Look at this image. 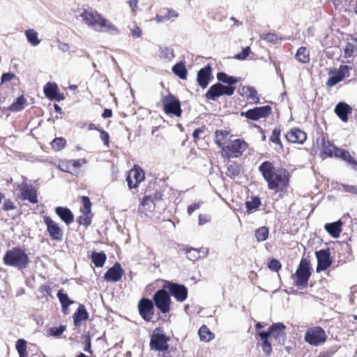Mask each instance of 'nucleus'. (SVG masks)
Returning a JSON list of instances; mask_svg holds the SVG:
<instances>
[{"label": "nucleus", "mask_w": 357, "mask_h": 357, "mask_svg": "<svg viewBox=\"0 0 357 357\" xmlns=\"http://www.w3.org/2000/svg\"><path fill=\"white\" fill-rule=\"evenodd\" d=\"M259 172L266 182L268 190L280 195L287 192L291 178V174L287 169L276 168L273 162L265 160L259 165Z\"/></svg>", "instance_id": "1"}, {"label": "nucleus", "mask_w": 357, "mask_h": 357, "mask_svg": "<svg viewBox=\"0 0 357 357\" xmlns=\"http://www.w3.org/2000/svg\"><path fill=\"white\" fill-rule=\"evenodd\" d=\"M286 328L282 323H273L268 327L267 331L257 333L261 341L260 345L266 356H269L273 351L271 342L280 345L284 344L286 340Z\"/></svg>", "instance_id": "2"}, {"label": "nucleus", "mask_w": 357, "mask_h": 357, "mask_svg": "<svg viewBox=\"0 0 357 357\" xmlns=\"http://www.w3.org/2000/svg\"><path fill=\"white\" fill-rule=\"evenodd\" d=\"M79 16L89 26L98 32L117 33L119 29L111 22L104 18L101 14L92 9H83Z\"/></svg>", "instance_id": "3"}, {"label": "nucleus", "mask_w": 357, "mask_h": 357, "mask_svg": "<svg viewBox=\"0 0 357 357\" xmlns=\"http://www.w3.org/2000/svg\"><path fill=\"white\" fill-rule=\"evenodd\" d=\"M3 261L5 265L23 270L28 267L30 262L25 250L20 247H13L6 252Z\"/></svg>", "instance_id": "4"}, {"label": "nucleus", "mask_w": 357, "mask_h": 357, "mask_svg": "<svg viewBox=\"0 0 357 357\" xmlns=\"http://www.w3.org/2000/svg\"><path fill=\"white\" fill-rule=\"evenodd\" d=\"M248 146V144L243 138L229 139L221 149L220 154L224 158H238L247 151Z\"/></svg>", "instance_id": "5"}, {"label": "nucleus", "mask_w": 357, "mask_h": 357, "mask_svg": "<svg viewBox=\"0 0 357 357\" xmlns=\"http://www.w3.org/2000/svg\"><path fill=\"white\" fill-rule=\"evenodd\" d=\"M311 275L310 262L307 259L303 257L291 278L295 286L303 289L307 287Z\"/></svg>", "instance_id": "6"}, {"label": "nucleus", "mask_w": 357, "mask_h": 357, "mask_svg": "<svg viewBox=\"0 0 357 357\" xmlns=\"http://www.w3.org/2000/svg\"><path fill=\"white\" fill-rule=\"evenodd\" d=\"M15 190L17 191L16 198L22 201H29L31 204H38V190L26 181L17 183Z\"/></svg>", "instance_id": "7"}, {"label": "nucleus", "mask_w": 357, "mask_h": 357, "mask_svg": "<svg viewBox=\"0 0 357 357\" xmlns=\"http://www.w3.org/2000/svg\"><path fill=\"white\" fill-rule=\"evenodd\" d=\"M152 301L162 314H167L170 312L172 299L169 291L165 288L155 292Z\"/></svg>", "instance_id": "8"}, {"label": "nucleus", "mask_w": 357, "mask_h": 357, "mask_svg": "<svg viewBox=\"0 0 357 357\" xmlns=\"http://www.w3.org/2000/svg\"><path fill=\"white\" fill-rule=\"evenodd\" d=\"M170 337L166 335L160 327L156 328L151 337L150 348L151 350L165 351L169 349Z\"/></svg>", "instance_id": "9"}, {"label": "nucleus", "mask_w": 357, "mask_h": 357, "mask_svg": "<svg viewBox=\"0 0 357 357\" xmlns=\"http://www.w3.org/2000/svg\"><path fill=\"white\" fill-rule=\"evenodd\" d=\"M304 340L311 346H319L326 342L327 335L321 326H313L307 329Z\"/></svg>", "instance_id": "10"}, {"label": "nucleus", "mask_w": 357, "mask_h": 357, "mask_svg": "<svg viewBox=\"0 0 357 357\" xmlns=\"http://www.w3.org/2000/svg\"><path fill=\"white\" fill-rule=\"evenodd\" d=\"M235 86H225L220 83H216L210 86L205 93L207 100L215 101L222 96H231L234 93Z\"/></svg>", "instance_id": "11"}, {"label": "nucleus", "mask_w": 357, "mask_h": 357, "mask_svg": "<svg viewBox=\"0 0 357 357\" xmlns=\"http://www.w3.org/2000/svg\"><path fill=\"white\" fill-rule=\"evenodd\" d=\"M43 219L50 238L56 242L62 241L64 231L59 224L48 215H44Z\"/></svg>", "instance_id": "12"}, {"label": "nucleus", "mask_w": 357, "mask_h": 357, "mask_svg": "<svg viewBox=\"0 0 357 357\" xmlns=\"http://www.w3.org/2000/svg\"><path fill=\"white\" fill-rule=\"evenodd\" d=\"M165 112L167 114H174L176 116H181L182 109L179 100L173 94L169 93L161 99Z\"/></svg>", "instance_id": "13"}, {"label": "nucleus", "mask_w": 357, "mask_h": 357, "mask_svg": "<svg viewBox=\"0 0 357 357\" xmlns=\"http://www.w3.org/2000/svg\"><path fill=\"white\" fill-rule=\"evenodd\" d=\"M137 310L142 319L147 322L152 321L155 314V305L149 298H142L137 303Z\"/></svg>", "instance_id": "14"}, {"label": "nucleus", "mask_w": 357, "mask_h": 357, "mask_svg": "<svg viewBox=\"0 0 357 357\" xmlns=\"http://www.w3.org/2000/svg\"><path fill=\"white\" fill-rule=\"evenodd\" d=\"M86 163V160L84 158L79 160H61L59 161L58 168L63 172L78 176L81 167Z\"/></svg>", "instance_id": "15"}, {"label": "nucleus", "mask_w": 357, "mask_h": 357, "mask_svg": "<svg viewBox=\"0 0 357 357\" xmlns=\"http://www.w3.org/2000/svg\"><path fill=\"white\" fill-rule=\"evenodd\" d=\"M145 180V173L142 168L137 165L128 172L126 181L130 190L139 187L141 182Z\"/></svg>", "instance_id": "16"}, {"label": "nucleus", "mask_w": 357, "mask_h": 357, "mask_svg": "<svg viewBox=\"0 0 357 357\" xmlns=\"http://www.w3.org/2000/svg\"><path fill=\"white\" fill-rule=\"evenodd\" d=\"M350 69L351 67L347 65H340L338 69L331 70L329 74L333 75L328 79L326 83V86L331 88L342 82L344 78L349 77Z\"/></svg>", "instance_id": "17"}, {"label": "nucleus", "mask_w": 357, "mask_h": 357, "mask_svg": "<svg viewBox=\"0 0 357 357\" xmlns=\"http://www.w3.org/2000/svg\"><path fill=\"white\" fill-rule=\"evenodd\" d=\"M165 288L169 290L170 296H172L178 302H183L188 298V290L183 284L167 282Z\"/></svg>", "instance_id": "18"}, {"label": "nucleus", "mask_w": 357, "mask_h": 357, "mask_svg": "<svg viewBox=\"0 0 357 357\" xmlns=\"http://www.w3.org/2000/svg\"><path fill=\"white\" fill-rule=\"evenodd\" d=\"M272 114V107L269 105L257 107L250 109L245 112H242L241 115L245 116L248 119L258 121L260 119H266Z\"/></svg>", "instance_id": "19"}, {"label": "nucleus", "mask_w": 357, "mask_h": 357, "mask_svg": "<svg viewBox=\"0 0 357 357\" xmlns=\"http://www.w3.org/2000/svg\"><path fill=\"white\" fill-rule=\"evenodd\" d=\"M286 140L290 144H303L306 141L307 133L299 128H292L285 134Z\"/></svg>", "instance_id": "20"}, {"label": "nucleus", "mask_w": 357, "mask_h": 357, "mask_svg": "<svg viewBox=\"0 0 357 357\" xmlns=\"http://www.w3.org/2000/svg\"><path fill=\"white\" fill-rule=\"evenodd\" d=\"M317 259V272L326 270L332 264L329 249H323L315 252Z\"/></svg>", "instance_id": "21"}, {"label": "nucleus", "mask_w": 357, "mask_h": 357, "mask_svg": "<svg viewBox=\"0 0 357 357\" xmlns=\"http://www.w3.org/2000/svg\"><path fill=\"white\" fill-rule=\"evenodd\" d=\"M45 96L51 100H56L58 102L63 100L65 96L59 92V89L56 83L47 82L43 88Z\"/></svg>", "instance_id": "22"}, {"label": "nucleus", "mask_w": 357, "mask_h": 357, "mask_svg": "<svg viewBox=\"0 0 357 357\" xmlns=\"http://www.w3.org/2000/svg\"><path fill=\"white\" fill-rule=\"evenodd\" d=\"M124 271L119 262H116L113 266L109 268L105 273L103 278L107 282H116L121 280Z\"/></svg>", "instance_id": "23"}, {"label": "nucleus", "mask_w": 357, "mask_h": 357, "mask_svg": "<svg viewBox=\"0 0 357 357\" xmlns=\"http://www.w3.org/2000/svg\"><path fill=\"white\" fill-rule=\"evenodd\" d=\"M212 79V68L209 64L197 72V82L202 89H206Z\"/></svg>", "instance_id": "24"}, {"label": "nucleus", "mask_w": 357, "mask_h": 357, "mask_svg": "<svg viewBox=\"0 0 357 357\" xmlns=\"http://www.w3.org/2000/svg\"><path fill=\"white\" fill-rule=\"evenodd\" d=\"M89 314L83 304H79L77 309L73 315V323L75 327L81 326L82 322L89 319Z\"/></svg>", "instance_id": "25"}, {"label": "nucleus", "mask_w": 357, "mask_h": 357, "mask_svg": "<svg viewBox=\"0 0 357 357\" xmlns=\"http://www.w3.org/2000/svg\"><path fill=\"white\" fill-rule=\"evenodd\" d=\"M55 213L68 226L74 222L75 218L73 212L67 207L57 206Z\"/></svg>", "instance_id": "26"}, {"label": "nucleus", "mask_w": 357, "mask_h": 357, "mask_svg": "<svg viewBox=\"0 0 357 357\" xmlns=\"http://www.w3.org/2000/svg\"><path fill=\"white\" fill-rule=\"evenodd\" d=\"M241 96H245L249 102L259 103V95L256 89L251 86H245L241 88Z\"/></svg>", "instance_id": "27"}, {"label": "nucleus", "mask_w": 357, "mask_h": 357, "mask_svg": "<svg viewBox=\"0 0 357 357\" xmlns=\"http://www.w3.org/2000/svg\"><path fill=\"white\" fill-rule=\"evenodd\" d=\"M149 190L146 189L145 190V195L141 200L140 205L138 208V211L141 213H145L146 215V211H151L152 209L155 207V202L152 199V195L147 194Z\"/></svg>", "instance_id": "28"}, {"label": "nucleus", "mask_w": 357, "mask_h": 357, "mask_svg": "<svg viewBox=\"0 0 357 357\" xmlns=\"http://www.w3.org/2000/svg\"><path fill=\"white\" fill-rule=\"evenodd\" d=\"M335 114L343 121L347 122L349 114L351 113V107L347 103L341 102L336 105L334 110Z\"/></svg>", "instance_id": "29"}, {"label": "nucleus", "mask_w": 357, "mask_h": 357, "mask_svg": "<svg viewBox=\"0 0 357 357\" xmlns=\"http://www.w3.org/2000/svg\"><path fill=\"white\" fill-rule=\"evenodd\" d=\"M319 139L321 140V155H324V158H332V153L336 146L332 144L327 137L323 135L320 138H318V140Z\"/></svg>", "instance_id": "30"}, {"label": "nucleus", "mask_w": 357, "mask_h": 357, "mask_svg": "<svg viewBox=\"0 0 357 357\" xmlns=\"http://www.w3.org/2000/svg\"><path fill=\"white\" fill-rule=\"evenodd\" d=\"M178 16V13L170 8H162L155 15V20L158 22H163L170 20L172 17H177Z\"/></svg>", "instance_id": "31"}, {"label": "nucleus", "mask_w": 357, "mask_h": 357, "mask_svg": "<svg viewBox=\"0 0 357 357\" xmlns=\"http://www.w3.org/2000/svg\"><path fill=\"white\" fill-rule=\"evenodd\" d=\"M57 297L61 305V311L64 314L69 313V306L74 303V301L71 300L66 293L63 291V289L58 291Z\"/></svg>", "instance_id": "32"}, {"label": "nucleus", "mask_w": 357, "mask_h": 357, "mask_svg": "<svg viewBox=\"0 0 357 357\" xmlns=\"http://www.w3.org/2000/svg\"><path fill=\"white\" fill-rule=\"evenodd\" d=\"M280 135L281 128L280 126H277L273 130L269 138L270 142L278 146V147L275 148V151L278 153H282L284 151V146L281 141Z\"/></svg>", "instance_id": "33"}, {"label": "nucleus", "mask_w": 357, "mask_h": 357, "mask_svg": "<svg viewBox=\"0 0 357 357\" xmlns=\"http://www.w3.org/2000/svg\"><path fill=\"white\" fill-rule=\"evenodd\" d=\"M342 222L338 220L335 222L326 224L324 228L331 236L337 238L342 231Z\"/></svg>", "instance_id": "34"}, {"label": "nucleus", "mask_w": 357, "mask_h": 357, "mask_svg": "<svg viewBox=\"0 0 357 357\" xmlns=\"http://www.w3.org/2000/svg\"><path fill=\"white\" fill-rule=\"evenodd\" d=\"M230 130L222 129H218L215 131L214 142L218 147L222 149V146L226 144L224 142L230 135Z\"/></svg>", "instance_id": "35"}, {"label": "nucleus", "mask_w": 357, "mask_h": 357, "mask_svg": "<svg viewBox=\"0 0 357 357\" xmlns=\"http://www.w3.org/2000/svg\"><path fill=\"white\" fill-rule=\"evenodd\" d=\"M179 251L186 255L187 258L192 261H197L200 258V252L199 250L189 246H183Z\"/></svg>", "instance_id": "36"}, {"label": "nucleus", "mask_w": 357, "mask_h": 357, "mask_svg": "<svg viewBox=\"0 0 357 357\" xmlns=\"http://www.w3.org/2000/svg\"><path fill=\"white\" fill-rule=\"evenodd\" d=\"M172 70L174 75L181 79H186L188 76V70L183 61L176 63L172 66Z\"/></svg>", "instance_id": "37"}, {"label": "nucleus", "mask_w": 357, "mask_h": 357, "mask_svg": "<svg viewBox=\"0 0 357 357\" xmlns=\"http://www.w3.org/2000/svg\"><path fill=\"white\" fill-rule=\"evenodd\" d=\"M295 58L301 63H307L310 61V52L305 47H301L297 50Z\"/></svg>", "instance_id": "38"}, {"label": "nucleus", "mask_w": 357, "mask_h": 357, "mask_svg": "<svg viewBox=\"0 0 357 357\" xmlns=\"http://www.w3.org/2000/svg\"><path fill=\"white\" fill-rule=\"evenodd\" d=\"M217 79L218 81L227 84V86H233L241 80L240 77L229 76L224 72H218Z\"/></svg>", "instance_id": "39"}, {"label": "nucleus", "mask_w": 357, "mask_h": 357, "mask_svg": "<svg viewBox=\"0 0 357 357\" xmlns=\"http://www.w3.org/2000/svg\"><path fill=\"white\" fill-rule=\"evenodd\" d=\"M261 202L258 197H251L250 201L245 202L246 212L248 214H250L256 211L261 206Z\"/></svg>", "instance_id": "40"}, {"label": "nucleus", "mask_w": 357, "mask_h": 357, "mask_svg": "<svg viewBox=\"0 0 357 357\" xmlns=\"http://www.w3.org/2000/svg\"><path fill=\"white\" fill-rule=\"evenodd\" d=\"M201 341L208 342L215 337V335L210 331L206 325H202L198 331Z\"/></svg>", "instance_id": "41"}, {"label": "nucleus", "mask_w": 357, "mask_h": 357, "mask_svg": "<svg viewBox=\"0 0 357 357\" xmlns=\"http://www.w3.org/2000/svg\"><path fill=\"white\" fill-rule=\"evenodd\" d=\"M91 261L96 267H102L106 261L107 256L105 252H93L91 256Z\"/></svg>", "instance_id": "42"}, {"label": "nucleus", "mask_w": 357, "mask_h": 357, "mask_svg": "<svg viewBox=\"0 0 357 357\" xmlns=\"http://www.w3.org/2000/svg\"><path fill=\"white\" fill-rule=\"evenodd\" d=\"M241 172V166L236 162H231L227 167L226 175L231 179L238 176Z\"/></svg>", "instance_id": "43"}, {"label": "nucleus", "mask_w": 357, "mask_h": 357, "mask_svg": "<svg viewBox=\"0 0 357 357\" xmlns=\"http://www.w3.org/2000/svg\"><path fill=\"white\" fill-rule=\"evenodd\" d=\"M82 213V215H80L77 218V222L79 225H83L85 227H88L92 222L93 218V213H88L85 211H80Z\"/></svg>", "instance_id": "44"}, {"label": "nucleus", "mask_w": 357, "mask_h": 357, "mask_svg": "<svg viewBox=\"0 0 357 357\" xmlns=\"http://www.w3.org/2000/svg\"><path fill=\"white\" fill-rule=\"evenodd\" d=\"M208 131V128L203 125L199 128H196L192 133L193 142L195 144H197L198 141L200 139H204L206 137V132Z\"/></svg>", "instance_id": "45"}, {"label": "nucleus", "mask_w": 357, "mask_h": 357, "mask_svg": "<svg viewBox=\"0 0 357 357\" xmlns=\"http://www.w3.org/2000/svg\"><path fill=\"white\" fill-rule=\"evenodd\" d=\"M26 102V100L24 96H20L10 105L9 109L12 112L21 111L24 108Z\"/></svg>", "instance_id": "46"}, {"label": "nucleus", "mask_w": 357, "mask_h": 357, "mask_svg": "<svg viewBox=\"0 0 357 357\" xmlns=\"http://www.w3.org/2000/svg\"><path fill=\"white\" fill-rule=\"evenodd\" d=\"M66 326L61 324L59 326L50 327L47 329V335L60 337L66 330Z\"/></svg>", "instance_id": "47"}, {"label": "nucleus", "mask_w": 357, "mask_h": 357, "mask_svg": "<svg viewBox=\"0 0 357 357\" xmlns=\"http://www.w3.org/2000/svg\"><path fill=\"white\" fill-rule=\"evenodd\" d=\"M16 349L20 357H28L27 342L24 339H20L16 342Z\"/></svg>", "instance_id": "48"}, {"label": "nucleus", "mask_w": 357, "mask_h": 357, "mask_svg": "<svg viewBox=\"0 0 357 357\" xmlns=\"http://www.w3.org/2000/svg\"><path fill=\"white\" fill-rule=\"evenodd\" d=\"M25 35L27 40L33 46L38 45L40 40L38 38V33L32 29H28L25 31Z\"/></svg>", "instance_id": "49"}, {"label": "nucleus", "mask_w": 357, "mask_h": 357, "mask_svg": "<svg viewBox=\"0 0 357 357\" xmlns=\"http://www.w3.org/2000/svg\"><path fill=\"white\" fill-rule=\"evenodd\" d=\"M268 229L266 227L263 226L256 229L255 236L257 241L261 242L264 241L268 238Z\"/></svg>", "instance_id": "50"}, {"label": "nucleus", "mask_w": 357, "mask_h": 357, "mask_svg": "<svg viewBox=\"0 0 357 357\" xmlns=\"http://www.w3.org/2000/svg\"><path fill=\"white\" fill-rule=\"evenodd\" d=\"M52 149L56 151L62 150L66 146V140L64 137H56L51 142Z\"/></svg>", "instance_id": "51"}, {"label": "nucleus", "mask_w": 357, "mask_h": 357, "mask_svg": "<svg viewBox=\"0 0 357 357\" xmlns=\"http://www.w3.org/2000/svg\"><path fill=\"white\" fill-rule=\"evenodd\" d=\"M81 202L82 204V207L80 208V211H85L88 213H91V206L92 203L89 197L82 196L81 197Z\"/></svg>", "instance_id": "52"}, {"label": "nucleus", "mask_w": 357, "mask_h": 357, "mask_svg": "<svg viewBox=\"0 0 357 357\" xmlns=\"http://www.w3.org/2000/svg\"><path fill=\"white\" fill-rule=\"evenodd\" d=\"M52 289L50 285L46 284H41L38 289L42 297L46 298L47 300L49 296L52 297Z\"/></svg>", "instance_id": "53"}, {"label": "nucleus", "mask_w": 357, "mask_h": 357, "mask_svg": "<svg viewBox=\"0 0 357 357\" xmlns=\"http://www.w3.org/2000/svg\"><path fill=\"white\" fill-rule=\"evenodd\" d=\"M281 267V263L276 259L272 258L268 262V268L272 271L278 272Z\"/></svg>", "instance_id": "54"}, {"label": "nucleus", "mask_w": 357, "mask_h": 357, "mask_svg": "<svg viewBox=\"0 0 357 357\" xmlns=\"http://www.w3.org/2000/svg\"><path fill=\"white\" fill-rule=\"evenodd\" d=\"M96 130L100 132V138L103 142V144L105 146L109 147V133L100 128H95Z\"/></svg>", "instance_id": "55"}, {"label": "nucleus", "mask_w": 357, "mask_h": 357, "mask_svg": "<svg viewBox=\"0 0 357 357\" xmlns=\"http://www.w3.org/2000/svg\"><path fill=\"white\" fill-rule=\"evenodd\" d=\"M341 188L344 192L357 196V185L341 184Z\"/></svg>", "instance_id": "56"}, {"label": "nucleus", "mask_w": 357, "mask_h": 357, "mask_svg": "<svg viewBox=\"0 0 357 357\" xmlns=\"http://www.w3.org/2000/svg\"><path fill=\"white\" fill-rule=\"evenodd\" d=\"M250 54V48L249 46L243 49L241 52L237 54L234 56V58L238 60H244L245 59L249 54Z\"/></svg>", "instance_id": "57"}, {"label": "nucleus", "mask_w": 357, "mask_h": 357, "mask_svg": "<svg viewBox=\"0 0 357 357\" xmlns=\"http://www.w3.org/2000/svg\"><path fill=\"white\" fill-rule=\"evenodd\" d=\"M16 208L15 203L10 199L4 201L2 209L5 211H12Z\"/></svg>", "instance_id": "58"}, {"label": "nucleus", "mask_w": 357, "mask_h": 357, "mask_svg": "<svg viewBox=\"0 0 357 357\" xmlns=\"http://www.w3.org/2000/svg\"><path fill=\"white\" fill-rule=\"evenodd\" d=\"M340 159L342 160L348 162L349 164H351L352 161L354 160V158L351 156L349 151L347 150H344V151L342 153V155L340 156Z\"/></svg>", "instance_id": "59"}, {"label": "nucleus", "mask_w": 357, "mask_h": 357, "mask_svg": "<svg viewBox=\"0 0 357 357\" xmlns=\"http://www.w3.org/2000/svg\"><path fill=\"white\" fill-rule=\"evenodd\" d=\"M263 38L268 42L275 43L278 40V36L273 33H268L264 34Z\"/></svg>", "instance_id": "60"}, {"label": "nucleus", "mask_w": 357, "mask_h": 357, "mask_svg": "<svg viewBox=\"0 0 357 357\" xmlns=\"http://www.w3.org/2000/svg\"><path fill=\"white\" fill-rule=\"evenodd\" d=\"M130 34L134 38H139L142 35V30L139 26H135L133 29H130Z\"/></svg>", "instance_id": "61"}, {"label": "nucleus", "mask_w": 357, "mask_h": 357, "mask_svg": "<svg viewBox=\"0 0 357 357\" xmlns=\"http://www.w3.org/2000/svg\"><path fill=\"white\" fill-rule=\"evenodd\" d=\"M14 77H15V75L12 73H3L1 76V82L3 83V82H9V81L12 80Z\"/></svg>", "instance_id": "62"}, {"label": "nucleus", "mask_w": 357, "mask_h": 357, "mask_svg": "<svg viewBox=\"0 0 357 357\" xmlns=\"http://www.w3.org/2000/svg\"><path fill=\"white\" fill-rule=\"evenodd\" d=\"M201 206L200 203H193L188 206V215H191L195 210L199 208Z\"/></svg>", "instance_id": "63"}, {"label": "nucleus", "mask_w": 357, "mask_h": 357, "mask_svg": "<svg viewBox=\"0 0 357 357\" xmlns=\"http://www.w3.org/2000/svg\"><path fill=\"white\" fill-rule=\"evenodd\" d=\"M162 192L160 190H156L152 195V199L154 202L160 201L162 199Z\"/></svg>", "instance_id": "64"}]
</instances>
